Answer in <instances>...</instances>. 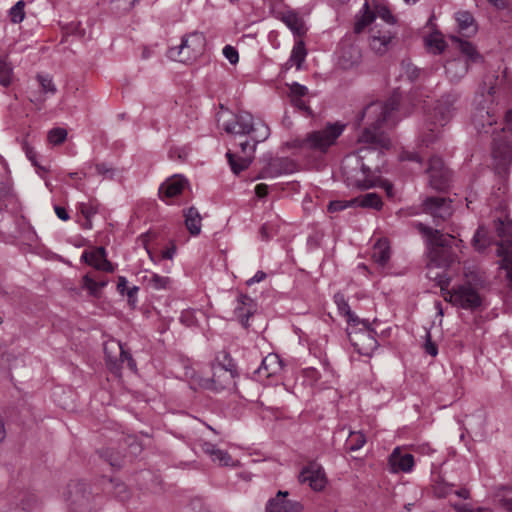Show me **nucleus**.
Masks as SVG:
<instances>
[{"instance_id": "obj_4", "label": "nucleus", "mask_w": 512, "mask_h": 512, "mask_svg": "<svg viewBox=\"0 0 512 512\" xmlns=\"http://www.w3.org/2000/svg\"><path fill=\"white\" fill-rule=\"evenodd\" d=\"M496 87L490 83L486 92L477 94L475 97V108L472 113V124L479 133H492L494 136L498 132L494 125L498 124L501 114L494 105V95Z\"/></svg>"}, {"instance_id": "obj_61", "label": "nucleus", "mask_w": 512, "mask_h": 512, "mask_svg": "<svg viewBox=\"0 0 512 512\" xmlns=\"http://www.w3.org/2000/svg\"><path fill=\"white\" fill-rule=\"evenodd\" d=\"M180 322L191 327L196 323L195 312L193 310H184L180 315Z\"/></svg>"}, {"instance_id": "obj_28", "label": "nucleus", "mask_w": 512, "mask_h": 512, "mask_svg": "<svg viewBox=\"0 0 512 512\" xmlns=\"http://www.w3.org/2000/svg\"><path fill=\"white\" fill-rule=\"evenodd\" d=\"M445 72L451 82H458L468 72V61L464 58L458 57L449 60L445 64Z\"/></svg>"}, {"instance_id": "obj_17", "label": "nucleus", "mask_w": 512, "mask_h": 512, "mask_svg": "<svg viewBox=\"0 0 512 512\" xmlns=\"http://www.w3.org/2000/svg\"><path fill=\"white\" fill-rule=\"evenodd\" d=\"M299 481L308 484L314 491H321L327 482L323 468L315 462L308 464L302 469Z\"/></svg>"}, {"instance_id": "obj_22", "label": "nucleus", "mask_w": 512, "mask_h": 512, "mask_svg": "<svg viewBox=\"0 0 512 512\" xmlns=\"http://www.w3.org/2000/svg\"><path fill=\"white\" fill-rule=\"evenodd\" d=\"M283 370V364L277 354L270 353L263 358L261 365L254 372L258 380L270 379L278 376Z\"/></svg>"}, {"instance_id": "obj_53", "label": "nucleus", "mask_w": 512, "mask_h": 512, "mask_svg": "<svg viewBox=\"0 0 512 512\" xmlns=\"http://www.w3.org/2000/svg\"><path fill=\"white\" fill-rule=\"evenodd\" d=\"M355 206L354 198L351 200H335L331 201L328 204V211L329 212H339L342 211L348 207Z\"/></svg>"}, {"instance_id": "obj_9", "label": "nucleus", "mask_w": 512, "mask_h": 512, "mask_svg": "<svg viewBox=\"0 0 512 512\" xmlns=\"http://www.w3.org/2000/svg\"><path fill=\"white\" fill-rule=\"evenodd\" d=\"M492 158L495 172L505 179L512 164V138L506 132H497L493 137Z\"/></svg>"}, {"instance_id": "obj_10", "label": "nucleus", "mask_w": 512, "mask_h": 512, "mask_svg": "<svg viewBox=\"0 0 512 512\" xmlns=\"http://www.w3.org/2000/svg\"><path fill=\"white\" fill-rule=\"evenodd\" d=\"M497 236L501 239L498 255L502 257L500 267L506 271L508 288L512 291V251L505 249V244L512 243V221H504L500 218L494 221Z\"/></svg>"}, {"instance_id": "obj_37", "label": "nucleus", "mask_w": 512, "mask_h": 512, "mask_svg": "<svg viewBox=\"0 0 512 512\" xmlns=\"http://www.w3.org/2000/svg\"><path fill=\"white\" fill-rule=\"evenodd\" d=\"M424 42L427 49L433 54H441L446 48V42L438 32L425 37Z\"/></svg>"}, {"instance_id": "obj_62", "label": "nucleus", "mask_w": 512, "mask_h": 512, "mask_svg": "<svg viewBox=\"0 0 512 512\" xmlns=\"http://www.w3.org/2000/svg\"><path fill=\"white\" fill-rule=\"evenodd\" d=\"M426 341L424 344V350L427 354L432 357H435L438 354L437 345L431 340L430 332H426Z\"/></svg>"}, {"instance_id": "obj_60", "label": "nucleus", "mask_w": 512, "mask_h": 512, "mask_svg": "<svg viewBox=\"0 0 512 512\" xmlns=\"http://www.w3.org/2000/svg\"><path fill=\"white\" fill-rule=\"evenodd\" d=\"M307 93H308V88L304 85H301V84L295 82L290 86L291 99L298 98V97L302 98L305 95H307Z\"/></svg>"}, {"instance_id": "obj_56", "label": "nucleus", "mask_w": 512, "mask_h": 512, "mask_svg": "<svg viewBox=\"0 0 512 512\" xmlns=\"http://www.w3.org/2000/svg\"><path fill=\"white\" fill-rule=\"evenodd\" d=\"M496 10L512 14V2L510 0H487Z\"/></svg>"}, {"instance_id": "obj_24", "label": "nucleus", "mask_w": 512, "mask_h": 512, "mask_svg": "<svg viewBox=\"0 0 512 512\" xmlns=\"http://www.w3.org/2000/svg\"><path fill=\"white\" fill-rule=\"evenodd\" d=\"M119 351L120 362L127 361V365L131 370H136V362L132 358L131 354L124 350L122 343L119 341H110L107 342L104 346V352L106 356V361L109 365H113L115 367L117 365L116 356H112L111 352Z\"/></svg>"}, {"instance_id": "obj_36", "label": "nucleus", "mask_w": 512, "mask_h": 512, "mask_svg": "<svg viewBox=\"0 0 512 512\" xmlns=\"http://www.w3.org/2000/svg\"><path fill=\"white\" fill-rule=\"evenodd\" d=\"M232 171L235 174H239L249 167L252 162V158L249 156H237L232 152L226 154Z\"/></svg>"}, {"instance_id": "obj_64", "label": "nucleus", "mask_w": 512, "mask_h": 512, "mask_svg": "<svg viewBox=\"0 0 512 512\" xmlns=\"http://www.w3.org/2000/svg\"><path fill=\"white\" fill-rule=\"evenodd\" d=\"M506 126L501 128L500 133L506 132L508 137L512 138V109L506 113Z\"/></svg>"}, {"instance_id": "obj_19", "label": "nucleus", "mask_w": 512, "mask_h": 512, "mask_svg": "<svg viewBox=\"0 0 512 512\" xmlns=\"http://www.w3.org/2000/svg\"><path fill=\"white\" fill-rule=\"evenodd\" d=\"M388 465L392 473H410L415 465L414 456L396 447L389 455Z\"/></svg>"}, {"instance_id": "obj_54", "label": "nucleus", "mask_w": 512, "mask_h": 512, "mask_svg": "<svg viewBox=\"0 0 512 512\" xmlns=\"http://www.w3.org/2000/svg\"><path fill=\"white\" fill-rule=\"evenodd\" d=\"M82 288L86 289L92 296H97L100 292L97 281L88 274L82 278Z\"/></svg>"}, {"instance_id": "obj_6", "label": "nucleus", "mask_w": 512, "mask_h": 512, "mask_svg": "<svg viewBox=\"0 0 512 512\" xmlns=\"http://www.w3.org/2000/svg\"><path fill=\"white\" fill-rule=\"evenodd\" d=\"M342 174L348 186L369 189L374 185L373 173L359 154L348 155L342 162Z\"/></svg>"}, {"instance_id": "obj_51", "label": "nucleus", "mask_w": 512, "mask_h": 512, "mask_svg": "<svg viewBox=\"0 0 512 512\" xmlns=\"http://www.w3.org/2000/svg\"><path fill=\"white\" fill-rule=\"evenodd\" d=\"M376 17L381 18L388 24H394L396 22L395 17L392 15L390 9L383 4H377L374 7Z\"/></svg>"}, {"instance_id": "obj_46", "label": "nucleus", "mask_w": 512, "mask_h": 512, "mask_svg": "<svg viewBox=\"0 0 512 512\" xmlns=\"http://www.w3.org/2000/svg\"><path fill=\"white\" fill-rule=\"evenodd\" d=\"M68 132L65 128L56 127L47 134V140L50 144L57 146L62 144L67 138Z\"/></svg>"}, {"instance_id": "obj_35", "label": "nucleus", "mask_w": 512, "mask_h": 512, "mask_svg": "<svg viewBox=\"0 0 512 512\" xmlns=\"http://www.w3.org/2000/svg\"><path fill=\"white\" fill-rule=\"evenodd\" d=\"M355 206L364 208H373L380 210L382 208L381 197L377 193H367L359 197L354 198Z\"/></svg>"}, {"instance_id": "obj_50", "label": "nucleus", "mask_w": 512, "mask_h": 512, "mask_svg": "<svg viewBox=\"0 0 512 512\" xmlns=\"http://www.w3.org/2000/svg\"><path fill=\"white\" fill-rule=\"evenodd\" d=\"M110 484L112 485L113 488L112 492L117 499H119L120 501H126L129 498V491L124 483L118 480L111 479Z\"/></svg>"}, {"instance_id": "obj_5", "label": "nucleus", "mask_w": 512, "mask_h": 512, "mask_svg": "<svg viewBox=\"0 0 512 512\" xmlns=\"http://www.w3.org/2000/svg\"><path fill=\"white\" fill-rule=\"evenodd\" d=\"M343 130L344 125L339 123L328 124L321 130L311 131L305 137L294 140L293 146L302 150L325 153L335 143Z\"/></svg>"}, {"instance_id": "obj_20", "label": "nucleus", "mask_w": 512, "mask_h": 512, "mask_svg": "<svg viewBox=\"0 0 512 512\" xmlns=\"http://www.w3.org/2000/svg\"><path fill=\"white\" fill-rule=\"evenodd\" d=\"M223 129L229 134L249 135L254 129L253 116L247 111L234 115L233 121L223 123Z\"/></svg>"}, {"instance_id": "obj_63", "label": "nucleus", "mask_w": 512, "mask_h": 512, "mask_svg": "<svg viewBox=\"0 0 512 512\" xmlns=\"http://www.w3.org/2000/svg\"><path fill=\"white\" fill-rule=\"evenodd\" d=\"M256 145L257 144L255 142L253 144H251L250 141H248V140L240 142L239 146L241 148V153H242L241 156H249L253 159V154L255 152Z\"/></svg>"}, {"instance_id": "obj_15", "label": "nucleus", "mask_w": 512, "mask_h": 512, "mask_svg": "<svg viewBox=\"0 0 512 512\" xmlns=\"http://www.w3.org/2000/svg\"><path fill=\"white\" fill-rule=\"evenodd\" d=\"M426 172L429 175V184L436 190H444L450 181V172L444 166L443 160L437 156L429 159Z\"/></svg>"}, {"instance_id": "obj_49", "label": "nucleus", "mask_w": 512, "mask_h": 512, "mask_svg": "<svg viewBox=\"0 0 512 512\" xmlns=\"http://www.w3.org/2000/svg\"><path fill=\"white\" fill-rule=\"evenodd\" d=\"M252 133L255 134L253 137L254 142L257 144L259 142L265 141L270 134L269 127L262 121L254 123V129Z\"/></svg>"}, {"instance_id": "obj_23", "label": "nucleus", "mask_w": 512, "mask_h": 512, "mask_svg": "<svg viewBox=\"0 0 512 512\" xmlns=\"http://www.w3.org/2000/svg\"><path fill=\"white\" fill-rule=\"evenodd\" d=\"M289 493L287 491H278V493L270 498L265 506V512H296L301 508L298 502L287 499Z\"/></svg>"}, {"instance_id": "obj_29", "label": "nucleus", "mask_w": 512, "mask_h": 512, "mask_svg": "<svg viewBox=\"0 0 512 512\" xmlns=\"http://www.w3.org/2000/svg\"><path fill=\"white\" fill-rule=\"evenodd\" d=\"M282 22L299 37L306 33V27L303 18L294 10H287L281 13Z\"/></svg>"}, {"instance_id": "obj_21", "label": "nucleus", "mask_w": 512, "mask_h": 512, "mask_svg": "<svg viewBox=\"0 0 512 512\" xmlns=\"http://www.w3.org/2000/svg\"><path fill=\"white\" fill-rule=\"evenodd\" d=\"M81 260L99 271L113 273L115 270V266L107 259L106 250L102 246L91 252H83Z\"/></svg>"}, {"instance_id": "obj_55", "label": "nucleus", "mask_w": 512, "mask_h": 512, "mask_svg": "<svg viewBox=\"0 0 512 512\" xmlns=\"http://www.w3.org/2000/svg\"><path fill=\"white\" fill-rule=\"evenodd\" d=\"M428 277L430 279H433L437 282V285L442 289V290H446L450 284V278L447 277L444 273H439V272H433L432 269L429 270L428 272Z\"/></svg>"}, {"instance_id": "obj_39", "label": "nucleus", "mask_w": 512, "mask_h": 512, "mask_svg": "<svg viewBox=\"0 0 512 512\" xmlns=\"http://www.w3.org/2000/svg\"><path fill=\"white\" fill-rule=\"evenodd\" d=\"M495 498L500 507L507 512H512V488L508 486H501L495 493Z\"/></svg>"}, {"instance_id": "obj_1", "label": "nucleus", "mask_w": 512, "mask_h": 512, "mask_svg": "<svg viewBox=\"0 0 512 512\" xmlns=\"http://www.w3.org/2000/svg\"><path fill=\"white\" fill-rule=\"evenodd\" d=\"M400 100V93L394 91L386 101H374L365 106L358 119V125L361 121H365L366 125L359 135V142L373 144L381 148L389 146L385 128L393 127L401 119L399 116Z\"/></svg>"}, {"instance_id": "obj_16", "label": "nucleus", "mask_w": 512, "mask_h": 512, "mask_svg": "<svg viewBox=\"0 0 512 512\" xmlns=\"http://www.w3.org/2000/svg\"><path fill=\"white\" fill-rule=\"evenodd\" d=\"M188 186V181L179 174L166 179L159 187V197L166 204H172L173 199L180 195Z\"/></svg>"}, {"instance_id": "obj_31", "label": "nucleus", "mask_w": 512, "mask_h": 512, "mask_svg": "<svg viewBox=\"0 0 512 512\" xmlns=\"http://www.w3.org/2000/svg\"><path fill=\"white\" fill-rule=\"evenodd\" d=\"M202 450L211 457L213 462H218L221 466H234V462L230 454L227 451L216 448L214 444L204 442Z\"/></svg>"}, {"instance_id": "obj_30", "label": "nucleus", "mask_w": 512, "mask_h": 512, "mask_svg": "<svg viewBox=\"0 0 512 512\" xmlns=\"http://www.w3.org/2000/svg\"><path fill=\"white\" fill-rule=\"evenodd\" d=\"M184 222L187 230L192 236H197L201 232L202 217L195 207H189L183 210Z\"/></svg>"}, {"instance_id": "obj_57", "label": "nucleus", "mask_w": 512, "mask_h": 512, "mask_svg": "<svg viewBox=\"0 0 512 512\" xmlns=\"http://www.w3.org/2000/svg\"><path fill=\"white\" fill-rule=\"evenodd\" d=\"M402 68L410 81H414L419 78L421 70L413 64L409 62H402Z\"/></svg>"}, {"instance_id": "obj_32", "label": "nucleus", "mask_w": 512, "mask_h": 512, "mask_svg": "<svg viewBox=\"0 0 512 512\" xmlns=\"http://www.w3.org/2000/svg\"><path fill=\"white\" fill-rule=\"evenodd\" d=\"M450 39L456 45V48L467 57V61L478 62L481 60L482 57L472 42L463 40L457 35H452Z\"/></svg>"}, {"instance_id": "obj_44", "label": "nucleus", "mask_w": 512, "mask_h": 512, "mask_svg": "<svg viewBox=\"0 0 512 512\" xmlns=\"http://www.w3.org/2000/svg\"><path fill=\"white\" fill-rule=\"evenodd\" d=\"M36 506V499L33 496H23L20 503L10 507L5 512H31Z\"/></svg>"}, {"instance_id": "obj_18", "label": "nucleus", "mask_w": 512, "mask_h": 512, "mask_svg": "<svg viewBox=\"0 0 512 512\" xmlns=\"http://www.w3.org/2000/svg\"><path fill=\"white\" fill-rule=\"evenodd\" d=\"M395 36L396 32L390 29L374 27L370 30L369 46L375 53L383 55L389 50Z\"/></svg>"}, {"instance_id": "obj_25", "label": "nucleus", "mask_w": 512, "mask_h": 512, "mask_svg": "<svg viewBox=\"0 0 512 512\" xmlns=\"http://www.w3.org/2000/svg\"><path fill=\"white\" fill-rule=\"evenodd\" d=\"M458 32L463 37H473L478 32V24L469 11L461 10L454 14Z\"/></svg>"}, {"instance_id": "obj_41", "label": "nucleus", "mask_w": 512, "mask_h": 512, "mask_svg": "<svg viewBox=\"0 0 512 512\" xmlns=\"http://www.w3.org/2000/svg\"><path fill=\"white\" fill-rule=\"evenodd\" d=\"M453 488V484L445 482L440 476L433 479V483L431 485L433 495L437 498H445L448 495L452 494Z\"/></svg>"}, {"instance_id": "obj_47", "label": "nucleus", "mask_w": 512, "mask_h": 512, "mask_svg": "<svg viewBox=\"0 0 512 512\" xmlns=\"http://www.w3.org/2000/svg\"><path fill=\"white\" fill-rule=\"evenodd\" d=\"M147 281L148 285L155 290L167 289L171 282L169 277L160 276L156 273H151Z\"/></svg>"}, {"instance_id": "obj_3", "label": "nucleus", "mask_w": 512, "mask_h": 512, "mask_svg": "<svg viewBox=\"0 0 512 512\" xmlns=\"http://www.w3.org/2000/svg\"><path fill=\"white\" fill-rule=\"evenodd\" d=\"M417 228L426 236L430 258L436 266H449L457 261L456 250L460 249L462 240H456L454 236L443 234L422 223H418Z\"/></svg>"}, {"instance_id": "obj_13", "label": "nucleus", "mask_w": 512, "mask_h": 512, "mask_svg": "<svg viewBox=\"0 0 512 512\" xmlns=\"http://www.w3.org/2000/svg\"><path fill=\"white\" fill-rule=\"evenodd\" d=\"M365 328L359 331L349 332V340L355 350L364 356H370L378 347V342L375 338L376 332L364 323Z\"/></svg>"}, {"instance_id": "obj_11", "label": "nucleus", "mask_w": 512, "mask_h": 512, "mask_svg": "<svg viewBox=\"0 0 512 512\" xmlns=\"http://www.w3.org/2000/svg\"><path fill=\"white\" fill-rule=\"evenodd\" d=\"M444 298L466 310L479 309L484 301L483 296L470 282L460 284L451 291L447 290Z\"/></svg>"}, {"instance_id": "obj_33", "label": "nucleus", "mask_w": 512, "mask_h": 512, "mask_svg": "<svg viewBox=\"0 0 512 512\" xmlns=\"http://www.w3.org/2000/svg\"><path fill=\"white\" fill-rule=\"evenodd\" d=\"M238 302L240 305L235 308V315L242 326L248 327L249 318L253 314L252 308L250 307L253 301L247 295H240Z\"/></svg>"}, {"instance_id": "obj_42", "label": "nucleus", "mask_w": 512, "mask_h": 512, "mask_svg": "<svg viewBox=\"0 0 512 512\" xmlns=\"http://www.w3.org/2000/svg\"><path fill=\"white\" fill-rule=\"evenodd\" d=\"M366 443V437L361 431L350 432L345 446L349 451H358Z\"/></svg>"}, {"instance_id": "obj_8", "label": "nucleus", "mask_w": 512, "mask_h": 512, "mask_svg": "<svg viewBox=\"0 0 512 512\" xmlns=\"http://www.w3.org/2000/svg\"><path fill=\"white\" fill-rule=\"evenodd\" d=\"M205 46V35L202 32L194 31L184 35L178 46L171 47L168 50V56L179 62H191L203 54Z\"/></svg>"}, {"instance_id": "obj_45", "label": "nucleus", "mask_w": 512, "mask_h": 512, "mask_svg": "<svg viewBox=\"0 0 512 512\" xmlns=\"http://www.w3.org/2000/svg\"><path fill=\"white\" fill-rule=\"evenodd\" d=\"M306 54H307V52H306L304 42L302 40H298L295 42V44L293 46L290 60L293 63H295L297 65V67L299 68L301 66L302 62L305 60Z\"/></svg>"}, {"instance_id": "obj_2", "label": "nucleus", "mask_w": 512, "mask_h": 512, "mask_svg": "<svg viewBox=\"0 0 512 512\" xmlns=\"http://www.w3.org/2000/svg\"><path fill=\"white\" fill-rule=\"evenodd\" d=\"M458 100L457 93L445 94L437 100L433 113L428 117L420 132L421 142L424 145L429 146L439 138L441 128L455 115Z\"/></svg>"}, {"instance_id": "obj_40", "label": "nucleus", "mask_w": 512, "mask_h": 512, "mask_svg": "<svg viewBox=\"0 0 512 512\" xmlns=\"http://www.w3.org/2000/svg\"><path fill=\"white\" fill-rule=\"evenodd\" d=\"M491 244L488 231L484 226H479L473 238L472 245L475 250L482 252Z\"/></svg>"}, {"instance_id": "obj_14", "label": "nucleus", "mask_w": 512, "mask_h": 512, "mask_svg": "<svg viewBox=\"0 0 512 512\" xmlns=\"http://www.w3.org/2000/svg\"><path fill=\"white\" fill-rule=\"evenodd\" d=\"M423 209L433 217L436 225L448 219L453 213L451 200L441 196L427 197L423 202Z\"/></svg>"}, {"instance_id": "obj_52", "label": "nucleus", "mask_w": 512, "mask_h": 512, "mask_svg": "<svg viewBox=\"0 0 512 512\" xmlns=\"http://www.w3.org/2000/svg\"><path fill=\"white\" fill-rule=\"evenodd\" d=\"M24 6L25 3L23 1H18L13 7H11L9 15L13 23H20L23 21L25 17Z\"/></svg>"}, {"instance_id": "obj_59", "label": "nucleus", "mask_w": 512, "mask_h": 512, "mask_svg": "<svg viewBox=\"0 0 512 512\" xmlns=\"http://www.w3.org/2000/svg\"><path fill=\"white\" fill-rule=\"evenodd\" d=\"M223 55L230 62V64H236L239 60L238 51L231 45H226L223 48Z\"/></svg>"}, {"instance_id": "obj_26", "label": "nucleus", "mask_w": 512, "mask_h": 512, "mask_svg": "<svg viewBox=\"0 0 512 512\" xmlns=\"http://www.w3.org/2000/svg\"><path fill=\"white\" fill-rule=\"evenodd\" d=\"M361 53L357 46L344 45L340 49L339 66L344 70L352 69L360 63Z\"/></svg>"}, {"instance_id": "obj_48", "label": "nucleus", "mask_w": 512, "mask_h": 512, "mask_svg": "<svg viewBox=\"0 0 512 512\" xmlns=\"http://www.w3.org/2000/svg\"><path fill=\"white\" fill-rule=\"evenodd\" d=\"M80 213L85 219L93 218L98 213L99 204L96 201L81 202L78 205Z\"/></svg>"}, {"instance_id": "obj_58", "label": "nucleus", "mask_w": 512, "mask_h": 512, "mask_svg": "<svg viewBox=\"0 0 512 512\" xmlns=\"http://www.w3.org/2000/svg\"><path fill=\"white\" fill-rule=\"evenodd\" d=\"M38 80H39L42 90L45 93L54 94L56 92V87H55L52 79L48 75H46V76L39 75Z\"/></svg>"}, {"instance_id": "obj_7", "label": "nucleus", "mask_w": 512, "mask_h": 512, "mask_svg": "<svg viewBox=\"0 0 512 512\" xmlns=\"http://www.w3.org/2000/svg\"><path fill=\"white\" fill-rule=\"evenodd\" d=\"M212 378L205 381L204 387L215 392L235 387V378L238 376L236 365L229 354L223 353V360L219 357L212 365Z\"/></svg>"}, {"instance_id": "obj_38", "label": "nucleus", "mask_w": 512, "mask_h": 512, "mask_svg": "<svg viewBox=\"0 0 512 512\" xmlns=\"http://www.w3.org/2000/svg\"><path fill=\"white\" fill-rule=\"evenodd\" d=\"M376 18L374 10H370L368 3L366 2L363 6V13L360 17H357L354 31L361 33L369 24H371Z\"/></svg>"}, {"instance_id": "obj_43", "label": "nucleus", "mask_w": 512, "mask_h": 512, "mask_svg": "<svg viewBox=\"0 0 512 512\" xmlns=\"http://www.w3.org/2000/svg\"><path fill=\"white\" fill-rule=\"evenodd\" d=\"M12 68L7 63L5 56L0 54V85L8 87L12 82Z\"/></svg>"}, {"instance_id": "obj_12", "label": "nucleus", "mask_w": 512, "mask_h": 512, "mask_svg": "<svg viewBox=\"0 0 512 512\" xmlns=\"http://www.w3.org/2000/svg\"><path fill=\"white\" fill-rule=\"evenodd\" d=\"M63 497L71 512H90L91 493L86 483L79 480L71 481Z\"/></svg>"}, {"instance_id": "obj_34", "label": "nucleus", "mask_w": 512, "mask_h": 512, "mask_svg": "<svg viewBox=\"0 0 512 512\" xmlns=\"http://www.w3.org/2000/svg\"><path fill=\"white\" fill-rule=\"evenodd\" d=\"M391 252H390V246L387 240L382 239L378 240L372 250V258L373 260L381 265L384 266L388 263L390 260Z\"/></svg>"}, {"instance_id": "obj_27", "label": "nucleus", "mask_w": 512, "mask_h": 512, "mask_svg": "<svg viewBox=\"0 0 512 512\" xmlns=\"http://www.w3.org/2000/svg\"><path fill=\"white\" fill-rule=\"evenodd\" d=\"M294 162L289 158L272 159L263 173L268 177H277L282 174H289L294 171Z\"/></svg>"}]
</instances>
